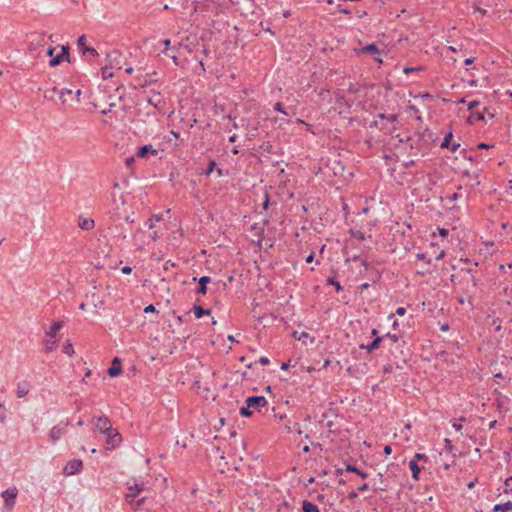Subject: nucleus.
I'll use <instances>...</instances> for the list:
<instances>
[{
    "instance_id": "20e7f679",
    "label": "nucleus",
    "mask_w": 512,
    "mask_h": 512,
    "mask_svg": "<svg viewBox=\"0 0 512 512\" xmlns=\"http://www.w3.org/2000/svg\"><path fill=\"white\" fill-rule=\"evenodd\" d=\"M104 435L106 436L105 448L107 450L115 449L122 442L121 434L113 427L111 432L104 433Z\"/></svg>"
},
{
    "instance_id": "4d7b16f0",
    "label": "nucleus",
    "mask_w": 512,
    "mask_h": 512,
    "mask_svg": "<svg viewBox=\"0 0 512 512\" xmlns=\"http://www.w3.org/2000/svg\"><path fill=\"white\" fill-rule=\"evenodd\" d=\"M368 489H369V486L367 483H363L361 486L358 487V491H360V492L367 491Z\"/></svg>"
},
{
    "instance_id": "2f4dec72",
    "label": "nucleus",
    "mask_w": 512,
    "mask_h": 512,
    "mask_svg": "<svg viewBox=\"0 0 512 512\" xmlns=\"http://www.w3.org/2000/svg\"><path fill=\"white\" fill-rule=\"evenodd\" d=\"M327 284L333 285L337 292H340L343 290V287L341 286L340 282L335 280L334 278H328Z\"/></svg>"
},
{
    "instance_id": "a211bd4d",
    "label": "nucleus",
    "mask_w": 512,
    "mask_h": 512,
    "mask_svg": "<svg viewBox=\"0 0 512 512\" xmlns=\"http://www.w3.org/2000/svg\"><path fill=\"white\" fill-rule=\"evenodd\" d=\"M383 339H384V337H376L371 343H369L367 345L361 344V345H359V347L361 349H365V350H367V352L371 353L375 349L379 348L380 343L382 342Z\"/></svg>"
},
{
    "instance_id": "5701e85b",
    "label": "nucleus",
    "mask_w": 512,
    "mask_h": 512,
    "mask_svg": "<svg viewBox=\"0 0 512 512\" xmlns=\"http://www.w3.org/2000/svg\"><path fill=\"white\" fill-rule=\"evenodd\" d=\"M512 510V502L511 501H507L503 504H496L494 507H493V511L494 512H497V511H511Z\"/></svg>"
},
{
    "instance_id": "79ce46f5",
    "label": "nucleus",
    "mask_w": 512,
    "mask_h": 512,
    "mask_svg": "<svg viewBox=\"0 0 512 512\" xmlns=\"http://www.w3.org/2000/svg\"><path fill=\"white\" fill-rule=\"evenodd\" d=\"M420 70H422V67H404V68H403V72H404L405 74H409V73H411V72H414V71H420Z\"/></svg>"
},
{
    "instance_id": "c03bdc74",
    "label": "nucleus",
    "mask_w": 512,
    "mask_h": 512,
    "mask_svg": "<svg viewBox=\"0 0 512 512\" xmlns=\"http://www.w3.org/2000/svg\"><path fill=\"white\" fill-rule=\"evenodd\" d=\"M156 312V309L153 304H149L144 308V313H153Z\"/></svg>"
},
{
    "instance_id": "423d86ee",
    "label": "nucleus",
    "mask_w": 512,
    "mask_h": 512,
    "mask_svg": "<svg viewBox=\"0 0 512 512\" xmlns=\"http://www.w3.org/2000/svg\"><path fill=\"white\" fill-rule=\"evenodd\" d=\"M92 422L95 425V428L102 434L111 432V421L106 416L93 417Z\"/></svg>"
},
{
    "instance_id": "9d476101",
    "label": "nucleus",
    "mask_w": 512,
    "mask_h": 512,
    "mask_svg": "<svg viewBox=\"0 0 512 512\" xmlns=\"http://www.w3.org/2000/svg\"><path fill=\"white\" fill-rule=\"evenodd\" d=\"M246 404L251 407L252 410L260 411L262 407L267 405V399L264 396H250L246 399Z\"/></svg>"
},
{
    "instance_id": "4468645a",
    "label": "nucleus",
    "mask_w": 512,
    "mask_h": 512,
    "mask_svg": "<svg viewBox=\"0 0 512 512\" xmlns=\"http://www.w3.org/2000/svg\"><path fill=\"white\" fill-rule=\"evenodd\" d=\"M148 154H151L153 156L158 155V150L154 149L151 144L143 145L138 148V151L136 153L137 157L139 158H145Z\"/></svg>"
},
{
    "instance_id": "c85d7f7f",
    "label": "nucleus",
    "mask_w": 512,
    "mask_h": 512,
    "mask_svg": "<svg viewBox=\"0 0 512 512\" xmlns=\"http://www.w3.org/2000/svg\"><path fill=\"white\" fill-rule=\"evenodd\" d=\"M370 127H377V128H380L382 131H384L385 133H392L396 127H392V128H386L384 126H380L379 125V121L375 120L373 121L371 124H370Z\"/></svg>"
},
{
    "instance_id": "f03ea898",
    "label": "nucleus",
    "mask_w": 512,
    "mask_h": 512,
    "mask_svg": "<svg viewBox=\"0 0 512 512\" xmlns=\"http://www.w3.org/2000/svg\"><path fill=\"white\" fill-rule=\"evenodd\" d=\"M144 490L143 483H134L131 486H128V493L126 494V501L131 505L133 510L140 509L141 505L145 502L146 497H142L140 499L136 498L140 495V493Z\"/></svg>"
},
{
    "instance_id": "a18cd8bd",
    "label": "nucleus",
    "mask_w": 512,
    "mask_h": 512,
    "mask_svg": "<svg viewBox=\"0 0 512 512\" xmlns=\"http://www.w3.org/2000/svg\"><path fill=\"white\" fill-rule=\"evenodd\" d=\"M457 300L462 305L467 303V298H466V295H464V294H459Z\"/></svg>"
},
{
    "instance_id": "6e6552de",
    "label": "nucleus",
    "mask_w": 512,
    "mask_h": 512,
    "mask_svg": "<svg viewBox=\"0 0 512 512\" xmlns=\"http://www.w3.org/2000/svg\"><path fill=\"white\" fill-rule=\"evenodd\" d=\"M17 493H18V491L16 488H9L2 492V497L4 499L5 508L8 511H11L12 508L14 507Z\"/></svg>"
},
{
    "instance_id": "603ef678",
    "label": "nucleus",
    "mask_w": 512,
    "mask_h": 512,
    "mask_svg": "<svg viewBox=\"0 0 512 512\" xmlns=\"http://www.w3.org/2000/svg\"><path fill=\"white\" fill-rule=\"evenodd\" d=\"M337 8H338L340 13L347 14V15L351 14V11L349 9L342 8L341 5H338Z\"/></svg>"
},
{
    "instance_id": "bb28decb",
    "label": "nucleus",
    "mask_w": 512,
    "mask_h": 512,
    "mask_svg": "<svg viewBox=\"0 0 512 512\" xmlns=\"http://www.w3.org/2000/svg\"><path fill=\"white\" fill-rule=\"evenodd\" d=\"M378 117L382 120H386L387 122H390V123H394L397 119H398V115L397 114H384V113H380L378 115Z\"/></svg>"
},
{
    "instance_id": "cd10ccee",
    "label": "nucleus",
    "mask_w": 512,
    "mask_h": 512,
    "mask_svg": "<svg viewBox=\"0 0 512 512\" xmlns=\"http://www.w3.org/2000/svg\"><path fill=\"white\" fill-rule=\"evenodd\" d=\"M361 90V85L359 83L349 82L347 85V91L351 94H356Z\"/></svg>"
},
{
    "instance_id": "ea45409f",
    "label": "nucleus",
    "mask_w": 512,
    "mask_h": 512,
    "mask_svg": "<svg viewBox=\"0 0 512 512\" xmlns=\"http://www.w3.org/2000/svg\"><path fill=\"white\" fill-rule=\"evenodd\" d=\"M412 460H415L416 462L417 461L427 462L428 461V457L425 454L416 453Z\"/></svg>"
},
{
    "instance_id": "aec40b11",
    "label": "nucleus",
    "mask_w": 512,
    "mask_h": 512,
    "mask_svg": "<svg viewBox=\"0 0 512 512\" xmlns=\"http://www.w3.org/2000/svg\"><path fill=\"white\" fill-rule=\"evenodd\" d=\"M194 315L196 318H202L204 315H210L211 310L210 309H204L200 305H194L192 309Z\"/></svg>"
},
{
    "instance_id": "9b49d317",
    "label": "nucleus",
    "mask_w": 512,
    "mask_h": 512,
    "mask_svg": "<svg viewBox=\"0 0 512 512\" xmlns=\"http://www.w3.org/2000/svg\"><path fill=\"white\" fill-rule=\"evenodd\" d=\"M64 60L69 61V46H62L61 53H59L55 57H52L49 62V65L51 67H55L58 66Z\"/></svg>"
},
{
    "instance_id": "3c124183",
    "label": "nucleus",
    "mask_w": 512,
    "mask_h": 512,
    "mask_svg": "<svg viewBox=\"0 0 512 512\" xmlns=\"http://www.w3.org/2000/svg\"><path fill=\"white\" fill-rule=\"evenodd\" d=\"M460 197V194L459 193H453L451 194L450 196H447V198L450 200V201H456L458 200V198Z\"/></svg>"
},
{
    "instance_id": "a19ab883",
    "label": "nucleus",
    "mask_w": 512,
    "mask_h": 512,
    "mask_svg": "<svg viewBox=\"0 0 512 512\" xmlns=\"http://www.w3.org/2000/svg\"><path fill=\"white\" fill-rule=\"evenodd\" d=\"M461 420H465V418H461L459 420L455 419L453 422H452V426L453 428L456 430V431H460L462 429V424H461Z\"/></svg>"
},
{
    "instance_id": "8fccbe9b",
    "label": "nucleus",
    "mask_w": 512,
    "mask_h": 512,
    "mask_svg": "<svg viewBox=\"0 0 512 512\" xmlns=\"http://www.w3.org/2000/svg\"><path fill=\"white\" fill-rule=\"evenodd\" d=\"M445 448H446V450H448V451H451V450H452V448H453V445H452L451 440H449V439H447V438L445 439Z\"/></svg>"
},
{
    "instance_id": "864d4df0",
    "label": "nucleus",
    "mask_w": 512,
    "mask_h": 512,
    "mask_svg": "<svg viewBox=\"0 0 512 512\" xmlns=\"http://www.w3.org/2000/svg\"><path fill=\"white\" fill-rule=\"evenodd\" d=\"M511 482H512V476L505 480V487H506L504 490L505 492H508Z\"/></svg>"
},
{
    "instance_id": "7ed1b4c3",
    "label": "nucleus",
    "mask_w": 512,
    "mask_h": 512,
    "mask_svg": "<svg viewBox=\"0 0 512 512\" xmlns=\"http://www.w3.org/2000/svg\"><path fill=\"white\" fill-rule=\"evenodd\" d=\"M63 327V322L58 321L54 322L48 331H46L44 339V351L46 353H50L54 351L57 347V341H56V335L60 331V329Z\"/></svg>"
},
{
    "instance_id": "052dcab7",
    "label": "nucleus",
    "mask_w": 512,
    "mask_h": 512,
    "mask_svg": "<svg viewBox=\"0 0 512 512\" xmlns=\"http://www.w3.org/2000/svg\"><path fill=\"white\" fill-rule=\"evenodd\" d=\"M385 455H390L392 453V448L390 445H386L383 450Z\"/></svg>"
},
{
    "instance_id": "49530a36",
    "label": "nucleus",
    "mask_w": 512,
    "mask_h": 512,
    "mask_svg": "<svg viewBox=\"0 0 512 512\" xmlns=\"http://www.w3.org/2000/svg\"><path fill=\"white\" fill-rule=\"evenodd\" d=\"M258 362L261 365H268L270 363V360L267 357L263 356L259 358Z\"/></svg>"
},
{
    "instance_id": "58836bf2",
    "label": "nucleus",
    "mask_w": 512,
    "mask_h": 512,
    "mask_svg": "<svg viewBox=\"0 0 512 512\" xmlns=\"http://www.w3.org/2000/svg\"><path fill=\"white\" fill-rule=\"evenodd\" d=\"M157 99L155 100L154 97H151L148 99V103L152 106H154L155 108H158L159 107V103L161 102V99H160V94L158 93L157 95Z\"/></svg>"
},
{
    "instance_id": "de8ad7c7",
    "label": "nucleus",
    "mask_w": 512,
    "mask_h": 512,
    "mask_svg": "<svg viewBox=\"0 0 512 512\" xmlns=\"http://www.w3.org/2000/svg\"><path fill=\"white\" fill-rule=\"evenodd\" d=\"M135 163L134 157H128L125 161V164L127 167H131Z\"/></svg>"
},
{
    "instance_id": "4c0bfd02",
    "label": "nucleus",
    "mask_w": 512,
    "mask_h": 512,
    "mask_svg": "<svg viewBox=\"0 0 512 512\" xmlns=\"http://www.w3.org/2000/svg\"><path fill=\"white\" fill-rule=\"evenodd\" d=\"M274 110L275 111H278L284 115H288V112L286 111V109L284 108L283 104L281 102H277L275 103L274 105Z\"/></svg>"
},
{
    "instance_id": "338daca9",
    "label": "nucleus",
    "mask_w": 512,
    "mask_h": 512,
    "mask_svg": "<svg viewBox=\"0 0 512 512\" xmlns=\"http://www.w3.org/2000/svg\"><path fill=\"white\" fill-rule=\"evenodd\" d=\"M55 51V48L54 47H49L47 49V55L50 56L51 58L53 57V53Z\"/></svg>"
},
{
    "instance_id": "5fc2aeb1",
    "label": "nucleus",
    "mask_w": 512,
    "mask_h": 512,
    "mask_svg": "<svg viewBox=\"0 0 512 512\" xmlns=\"http://www.w3.org/2000/svg\"><path fill=\"white\" fill-rule=\"evenodd\" d=\"M385 337L390 338L393 342H397L398 341V336L396 334L387 333L385 335Z\"/></svg>"
},
{
    "instance_id": "f704fd0d",
    "label": "nucleus",
    "mask_w": 512,
    "mask_h": 512,
    "mask_svg": "<svg viewBox=\"0 0 512 512\" xmlns=\"http://www.w3.org/2000/svg\"><path fill=\"white\" fill-rule=\"evenodd\" d=\"M155 74H156V72L154 71V72L152 73V75H155ZM150 77H151V74H147V75H146V77H145V79H144V82L140 83L139 85H140L141 87H147V86H149V85L154 81V80H153V79H151Z\"/></svg>"
},
{
    "instance_id": "c9c22d12",
    "label": "nucleus",
    "mask_w": 512,
    "mask_h": 512,
    "mask_svg": "<svg viewBox=\"0 0 512 512\" xmlns=\"http://www.w3.org/2000/svg\"><path fill=\"white\" fill-rule=\"evenodd\" d=\"M215 167H216V162L214 160H210L209 164H208V167H207V169H206L204 174L206 176H209L214 171Z\"/></svg>"
},
{
    "instance_id": "6e6d98bb",
    "label": "nucleus",
    "mask_w": 512,
    "mask_h": 512,
    "mask_svg": "<svg viewBox=\"0 0 512 512\" xmlns=\"http://www.w3.org/2000/svg\"><path fill=\"white\" fill-rule=\"evenodd\" d=\"M268 206H269V196H268V194L266 193V194H265V199H264V202H263V209H265V210H266V209L268 208Z\"/></svg>"
},
{
    "instance_id": "e2e57ef3",
    "label": "nucleus",
    "mask_w": 512,
    "mask_h": 512,
    "mask_svg": "<svg viewBox=\"0 0 512 512\" xmlns=\"http://www.w3.org/2000/svg\"><path fill=\"white\" fill-rule=\"evenodd\" d=\"M392 370H393L392 365H386V366H384V368H383V372H384V373H391V372H392Z\"/></svg>"
},
{
    "instance_id": "c756f323",
    "label": "nucleus",
    "mask_w": 512,
    "mask_h": 512,
    "mask_svg": "<svg viewBox=\"0 0 512 512\" xmlns=\"http://www.w3.org/2000/svg\"><path fill=\"white\" fill-rule=\"evenodd\" d=\"M253 414V410L251 407L246 404V406H243L240 408V415L243 417H250Z\"/></svg>"
},
{
    "instance_id": "f3484780",
    "label": "nucleus",
    "mask_w": 512,
    "mask_h": 512,
    "mask_svg": "<svg viewBox=\"0 0 512 512\" xmlns=\"http://www.w3.org/2000/svg\"><path fill=\"white\" fill-rule=\"evenodd\" d=\"M30 384L27 381H22L17 384L16 395L18 398L25 397L30 391Z\"/></svg>"
},
{
    "instance_id": "4be33fe9",
    "label": "nucleus",
    "mask_w": 512,
    "mask_h": 512,
    "mask_svg": "<svg viewBox=\"0 0 512 512\" xmlns=\"http://www.w3.org/2000/svg\"><path fill=\"white\" fill-rule=\"evenodd\" d=\"M346 471L348 472H354L356 473L358 476H360L362 479H366L368 477V474L365 473L364 471L358 469L356 466L352 465V464H348L346 466Z\"/></svg>"
},
{
    "instance_id": "72a5a7b5",
    "label": "nucleus",
    "mask_w": 512,
    "mask_h": 512,
    "mask_svg": "<svg viewBox=\"0 0 512 512\" xmlns=\"http://www.w3.org/2000/svg\"><path fill=\"white\" fill-rule=\"evenodd\" d=\"M452 137H453L452 132H449L447 135H445V137H444V139H443V142H442V144H441V147H442V148H447V147H449V145H450V141H451Z\"/></svg>"
},
{
    "instance_id": "09e8293b",
    "label": "nucleus",
    "mask_w": 512,
    "mask_h": 512,
    "mask_svg": "<svg viewBox=\"0 0 512 512\" xmlns=\"http://www.w3.org/2000/svg\"><path fill=\"white\" fill-rule=\"evenodd\" d=\"M395 313L398 316H403L406 313V309L404 307H398Z\"/></svg>"
},
{
    "instance_id": "a878e982",
    "label": "nucleus",
    "mask_w": 512,
    "mask_h": 512,
    "mask_svg": "<svg viewBox=\"0 0 512 512\" xmlns=\"http://www.w3.org/2000/svg\"><path fill=\"white\" fill-rule=\"evenodd\" d=\"M62 352L68 356H72L74 354V348L70 340H67L62 347Z\"/></svg>"
},
{
    "instance_id": "13d9d810",
    "label": "nucleus",
    "mask_w": 512,
    "mask_h": 512,
    "mask_svg": "<svg viewBox=\"0 0 512 512\" xmlns=\"http://www.w3.org/2000/svg\"><path fill=\"white\" fill-rule=\"evenodd\" d=\"M461 272L463 274H469V275L473 274L474 275L475 270L473 268H466V269H462Z\"/></svg>"
},
{
    "instance_id": "b1692460",
    "label": "nucleus",
    "mask_w": 512,
    "mask_h": 512,
    "mask_svg": "<svg viewBox=\"0 0 512 512\" xmlns=\"http://www.w3.org/2000/svg\"><path fill=\"white\" fill-rule=\"evenodd\" d=\"M361 52L362 53H370V54H378L379 53V48L377 47L376 44L371 43V44H368L365 47H363L361 49Z\"/></svg>"
},
{
    "instance_id": "0eeeda50",
    "label": "nucleus",
    "mask_w": 512,
    "mask_h": 512,
    "mask_svg": "<svg viewBox=\"0 0 512 512\" xmlns=\"http://www.w3.org/2000/svg\"><path fill=\"white\" fill-rule=\"evenodd\" d=\"M86 36L85 35H81L78 40H77V46H78V49L79 51L83 54V55H86L88 54L89 56H91L92 58H96L99 56V53L97 52V50L93 47H89L86 45Z\"/></svg>"
},
{
    "instance_id": "7c9ffc66",
    "label": "nucleus",
    "mask_w": 512,
    "mask_h": 512,
    "mask_svg": "<svg viewBox=\"0 0 512 512\" xmlns=\"http://www.w3.org/2000/svg\"><path fill=\"white\" fill-rule=\"evenodd\" d=\"M349 234L351 235V237L357 238L359 240L365 239V234L363 232H361L360 230L350 229Z\"/></svg>"
},
{
    "instance_id": "f257e3e1",
    "label": "nucleus",
    "mask_w": 512,
    "mask_h": 512,
    "mask_svg": "<svg viewBox=\"0 0 512 512\" xmlns=\"http://www.w3.org/2000/svg\"><path fill=\"white\" fill-rule=\"evenodd\" d=\"M458 294H464L470 309L474 308V297L478 290V280L473 274H462L457 283H455Z\"/></svg>"
},
{
    "instance_id": "0e129e2a",
    "label": "nucleus",
    "mask_w": 512,
    "mask_h": 512,
    "mask_svg": "<svg viewBox=\"0 0 512 512\" xmlns=\"http://www.w3.org/2000/svg\"><path fill=\"white\" fill-rule=\"evenodd\" d=\"M439 233H440V235H441V236L446 237V236L448 235V233H449V232H448V230H447V229H445V228H440V229H439Z\"/></svg>"
},
{
    "instance_id": "ddd939ff",
    "label": "nucleus",
    "mask_w": 512,
    "mask_h": 512,
    "mask_svg": "<svg viewBox=\"0 0 512 512\" xmlns=\"http://www.w3.org/2000/svg\"><path fill=\"white\" fill-rule=\"evenodd\" d=\"M193 281H198L199 284L195 291L196 294L205 295L207 293V284L211 282V278L208 276H202L199 279L194 277Z\"/></svg>"
},
{
    "instance_id": "412c9836",
    "label": "nucleus",
    "mask_w": 512,
    "mask_h": 512,
    "mask_svg": "<svg viewBox=\"0 0 512 512\" xmlns=\"http://www.w3.org/2000/svg\"><path fill=\"white\" fill-rule=\"evenodd\" d=\"M302 511L303 512H320L317 505H315L314 503H312L308 500H304L302 502Z\"/></svg>"
},
{
    "instance_id": "37998d69",
    "label": "nucleus",
    "mask_w": 512,
    "mask_h": 512,
    "mask_svg": "<svg viewBox=\"0 0 512 512\" xmlns=\"http://www.w3.org/2000/svg\"><path fill=\"white\" fill-rule=\"evenodd\" d=\"M479 104H480V101H478V100L470 101L468 103V109L473 110L475 107L479 106Z\"/></svg>"
},
{
    "instance_id": "dca6fc26",
    "label": "nucleus",
    "mask_w": 512,
    "mask_h": 512,
    "mask_svg": "<svg viewBox=\"0 0 512 512\" xmlns=\"http://www.w3.org/2000/svg\"><path fill=\"white\" fill-rule=\"evenodd\" d=\"M78 226L85 231H90L94 228L95 222L92 218H86L83 216H80L78 219Z\"/></svg>"
},
{
    "instance_id": "1a4fd4ad",
    "label": "nucleus",
    "mask_w": 512,
    "mask_h": 512,
    "mask_svg": "<svg viewBox=\"0 0 512 512\" xmlns=\"http://www.w3.org/2000/svg\"><path fill=\"white\" fill-rule=\"evenodd\" d=\"M83 468V462L78 459H73L67 462L63 469V473L67 476L75 475Z\"/></svg>"
},
{
    "instance_id": "393cba45",
    "label": "nucleus",
    "mask_w": 512,
    "mask_h": 512,
    "mask_svg": "<svg viewBox=\"0 0 512 512\" xmlns=\"http://www.w3.org/2000/svg\"><path fill=\"white\" fill-rule=\"evenodd\" d=\"M482 120H484V114L481 112H472L468 117V121L471 124Z\"/></svg>"
},
{
    "instance_id": "39448f33",
    "label": "nucleus",
    "mask_w": 512,
    "mask_h": 512,
    "mask_svg": "<svg viewBox=\"0 0 512 512\" xmlns=\"http://www.w3.org/2000/svg\"><path fill=\"white\" fill-rule=\"evenodd\" d=\"M123 54L118 50H113L106 55L107 64L111 69H121L123 63Z\"/></svg>"
},
{
    "instance_id": "f8f14e48",
    "label": "nucleus",
    "mask_w": 512,
    "mask_h": 512,
    "mask_svg": "<svg viewBox=\"0 0 512 512\" xmlns=\"http://www.w3.org/2000/svg\"><path fill=\"white\" fill-rule=\"evenodd\" d=\"M66 425L67 424L60 423L51 428L49 437L53 442L58 441L66 433Z\"/></svg>"
},
{
    "instance_id": "2eb2a0df",
    "label": "nucleus",
    "mask_w": 512,
    "mask_h": 512,
    "mask_svg": "<svg viewBox=\"0 0 512 512\" xmlns=\"http://www.w3.org/2000/svg\"><path fill=\"white\" fill-rule=\"evenodd\" d=\"M122 372L121 361L119 358L115 357L112 361L111 367H109L107 373L111 378H114L120 375Z\"/></svg>"
},
{
    "instance_id": "774afa93",
    "label": "nucleus",
    "mask_w": 512,
    "mask_h": 512,
    "mask_svg": "<svg viewBox=\"0 0 512 512\" xmlns=\"http://www.w3.org/2000/svg\"><path fill=\"white\" fill-rule=\"evenodd\" d=\"M416 258H417L418 260H426V254H425V253H418V254L416 255Z\"/></svg>"
},
{
    "instance_id": "bf43d9fd",
    "label": "nucleus",
    "mask_w": 512,
    "mask_h": 512,
    "mask_svg": "<svg viewBox=\"0 0 512 512\" xmlns=\"http://www.w3.org/2000/svg\"><path fill=\"white\" fill-rule=\"evenodd\" d=\"M4 410H5L4 405L2 403H0V421H3L5 418Z\"/></svg>"
},
{
    "instance_id": "e433bc0d",
    "label": "nucleus",
    "mask_w": 512,
    "mask_h": 512,
    "mask_svg": "<svg viewBox=\"0 0 512 512\" xmlns=\"http://www.w3.org/2000/svg\"><path fill=\"white\" fill-rule=\"evenodd\" d=\"M71 94H72V90L62 89L60 91V99H61L62 103H65L67 101L66 95H71Z\"/></svg>"
},
{
    "instance_id": "473e14b6",
    "label": "nucleus",
    "mask_w": 512,
    "mask_h": 512,
    "mask_svg": "<svg viewBox=\"0 0 512 512\" xmlns=\"http://www.w3.org/2000/svg\"><path fill=\"white\" fill-rule=\"evenodd\" d=\"M110 70H111V68L108 65H105L104 67H102L101 72H102L103 79H107V78H110L113 76V74L110 72Z\"/></svg>"
},
{
    "instance_id": "6ab92c4d",
    "label": "nucleus",
    "mask_w": 512,
    "mask_h": 512,
    "mask_svg": "<svg viewBox=\"0 0 512 512\" xmlns=\"http://www.w3.org/2000/svg\"><path fill=\"white\" fill-rule=\"evenodd\" d=\"M409 468L412 472V478L416 481L419 480V474L422 470V467H420L415 460H410Z\"/></svg>"
},
{
    "instance_id": "69168bd1",
    "label": "nucleus",
    "mask_w": 512,
    "mask_h": 512,
    "mask_svg": "<svg viewBox=\"0 0 512 512\" xmlns=\"http://www.w3.org/2000/svg\"><path fill=\"white\" fill-rule=\"evenodd\" d=\"M313 260H314V253L309 254V255L306 257V259H305V261H306L307 263H311Z\"/></svg>"
},
{
    "instance_id": "680f3d73",
    "label": "nucleus",
    "mask_w": 512,
    "mask_h": 512,
    "mask_svg": "<svg viewBox=\"0 0 512 512\" xmlns=\"http://www.w3.org/2000/svg\"><path fill=\"white\" fill-rule=\"evenodd\" d=\"M121 271H122L123 274H130L131 271H132V268L130 266H125V267L122 268Z\"/></svg>"
}]
</instances>
